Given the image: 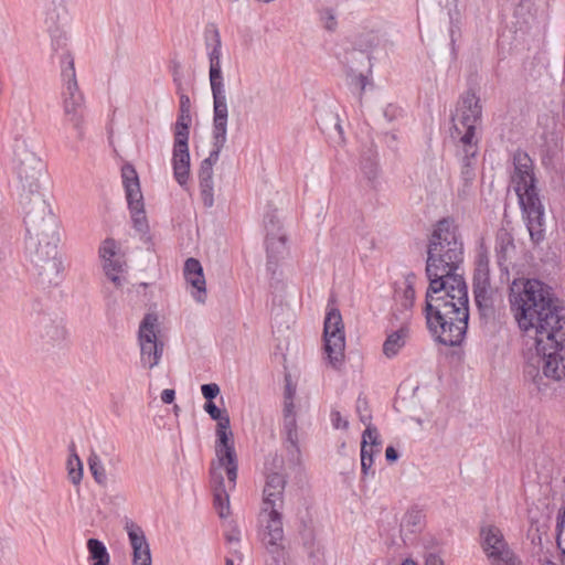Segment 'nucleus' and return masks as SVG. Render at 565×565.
Segmentation results:
<instances>
[{
  "label": "nucleus",
  "instance_id": "36",
  "mask_svg": "<svg viewBox=\"0 0 565 565\" xmlns=\"http://www.w3.org/2000/svg\"><path fill=\"white\" fill-rule=\"evenodd\" d=\"M415 280H416V276L415 274L413 273H408L406 276H405V280H404V290L402 292V295L399 296L398 291H396L397 296L399 297V301H401V305L404 309L406 310H409L413 305H414V300H415V289H414V284H415Z\"/></svg>",
  "mask_w": 565,
  "mask_h": 565
},
{
  "label": "nucleus",
  "instance_id": "31",
  "mask_svg": "<svg viewBox=\"0 0 565 565\" xmlns=\"http://www.w3.org/2000/svg\"><path fill=\"white\" fill-rule=\"evenodd\" d=\"M87 550L92 565H109V554L102 541L89 539L87 541Z\"/></svg>",
  "mask_w": 565,
  "mask_h": 565
},
{
  "label": "nucleus",
  "instance_id": "25",
  "mask_svg": "<svg viewBox=\"0 0 565 565\" xmlns=\"http://www.w3.org/2000/svg\"><path fill=\"white\" fill-rule=\"evenodd\" d=\"M411 338V323L408 320L403 321L396 330H391L386 334L383 343V354L387 359L395 358L399 351L406 345Z\"/></svg>",
  "mask_w": 565,
  "mask_h": 565
},
{
  "label": "nucleus",
  "instance_id": "63",
  "mask_svg": "<svg viewBox=\"0 0 565 565\" xmlns=\"http://www.w3.org/2000/svg\"><path fill=\"white\" fill-rule=\"evenodd\" d=\"M119 462H120V458H119V457L111 458V459L109 460V465H110L111 467H116V465H117V463H119Z\"/></svg>",
  "mask_w": 565,
  "mask_h": 565
},
{
  "label": "nucleus",
  "instance_id": "15",
  "mask_svg": "<svg viewBox=\"0 0 565 565\" xmlns=\"http://www.w3.org/2000/svg\"><path fill=\"white\" fill-rule=\"evenodd\" d=\"M157 322L158 319L154 315H146L138 332L140 361L142 366L148 369L157 366L163 353V343L158 340L156 333Z\"/></svg>",
  "mask_w": 565,
  "mask_h": 565
},
{
  "label": "nucleus",
  "instance_id": "39",
  "mask_svg": "<svg viewBox=\"0 0 565 565\" xmlns=\"http://www.w3.org/2000/svg\"><path fill=\"white\" fill-rule=\"evenodd\" d=\"M264 227L266 235L286 234L282 230L278 210H269L264 216Z\"/></svg>",
  "mask_w": 565,
  "mask_h": 565
},
{
  "label": "nucleus",
  "instance_id": "38",
  "mask_svg": "<svg viewBox=\"0 0 565 565\" xmlns=\"http://www.w3.org/2000/svg\"><path fill=\"white\" fill-rule=\"evenodd\" d=\"M125 263L119 256L104 262V270L106 276L116 285H121L120 273L124 271Z\"/></svg>",
  "mask_w": 565,
  "mask_h": 565
},
{
  "label": "nucleus",
  "instance_id": "28",
  "mask_svg": "<svg viewBox=\"0 0 565 565\" xmlns=\"http://www.w3.org/2000/svg\"><path fill=\"white\" fill-rule=\"evenodd\" d=\"M66 0H44L45 24L46 26H56L63 24L66 20Z\"/></svg>",
  "mask_w": 565,
  "mask_h": 565
},
{
  "label": "nucleus",
  "instance_id": "22",
  "mask_svg": "<svg viewBox=\"0 0 565 565\" xmlns=\"http://www.w3.org/2000/svg\"><path fill=\"white\" fill-rule=\"evenodd\" d=\"M186 282L192 287V296L199 303L206 300V282L201 263L195 258H188L183 269Z\"/></svg>",
  "mask_w": 565,
  "mask_h": 565
},
{
  "label": "nucleus",
  "instance_id": "42",
  "mask_svg": "<svg viewBox=\"0 0 565 565\" xmlns=\"http://www.w3.org/2000/svg\"><path fill=\"white\" fill-rule=\"evenodd\" d=\"M117 245L113 238H107L103 242L99 248V256L104 262L117 257Z\"/></svg>",
  "mask_w": 565,
  "mask_h": 565
},
{
  "label": "nucleus",
  "instance_id": "11",
  "mask_svg": "<svg viewBox=\"0 0 565 565\" xmlns=\"http://www.w3.org/2000/svg\"><path fill=\"white\" fill-rule=\"evenodd\" d=\"M191 115L179 113L174 125V142H173V174L180 185H184L190 175V152H189V135L191 125Z\"/></svg>",
  "mask_w": 565,
  "mask_h": 565
},
{
  "label": "nucleus",
  "instance_id": "50",
  "mask_svg": "<svg viewBox=\"0 0 565 565\" xmlns=\"http://www.w3.org/2000/svg\"><path fill=\"white\" fill-rule=\"evenodd\" d=\"M331 422H332V425L334 428L339 429V428H348V420L343 419L340 412L338 411H332L331 412Z\"/></svg>",
  "mask_w": 565,
  "mask_h": 565
},
{
  "label": "nucleus",
  "instance_id": "29",
  "mask_svg": "<svg viewBox=\"0 0 565 565\" xmlns=\"http://www.w3.org/2000/svg\"><path fill=\"white\" fill-rule=\"evenodd\" d=\"M268 510V521L265 527L263 542L266 543V541H284L281 514L279 513L278 509Z\"/></svg>",
  "mask_w": 565,
  "mask_h": 565
},
{
  "label": "nucleus",
  "instance_id": "54",
  "mask_svg": "<svg viewBox=\"0 0 565 565\" xmlns=\"http://www.w3.org/2000/svg\"><path fill=\"white\" fill-rule=\"evenodd\" d=\"M286 436H287V441L298 451V435H297V429L295 430H287L286 431Z\"/></svg>",
  "mask_w": 565,
  "mask_h": 565
},
{
  "label": "nucleus",
  "instance_id": "10",
  "mask_svg": "<svg viewBox=\"0 0 565 565\" xmlns=\"http://www.w3.org/2000/svg\"><path fill=\"white\" fill-rule=\"evenodd\" d=\"M324 351L329 363L339 369L344 361L345 335L340 310L328 306L323 323Z\"/></svg>",
  "mask_w": 565,
  "mask_h": 565
},
{
  "label": "nucleus",
  "instance_id": "18",
  "mask_svg": "<svg viewBox=\"0 0 565 565\" xmlns=\"http://www.w3.org/2000/svg\"><path fill=\"white\" fill-rule=\"evenodd\" d=\"M213 97V141L225 146L227 141L228 105L225 85L211 86Z\"/></svg>",
  "mask_w": 565,
  "mask_h": 565
},
{
  "label": "nucleus",
  "instance_id": "2",
  "mask_svg": "<svg viewBox=\"0 0 565 565\" xmlns=\"http://www.w3.org/2000/svg\"><path fill=\"white\" fill-rule=\"evenodd\" d=\"M429 285L425 299L428 330L445 345H459L468 328V287L459 270L427 276Z\"/></svg>",
  "mask_w": 565,
  "mask_h": 565
},
{
  "label": "nucleus",
  "instance_id": "62",
  "mask_svg": "<svg viewBox=\"0 0 565 565\" xmlns=\"http://www.w3.org/2000/svg\"><path fill=\"white\" fill-rule=\"evenodd\" d=\"M294 394H295V391L290 387V385L288 384L286 386V391H285V399H292L294 398Z\"/></svg>",
  "mask_w": 565,
  "mask_h": 565
},
{
  "label": "nucleus",
  "instance_id": "53",
  "mask_svg": "<svg viewBox=\"0 0 565 565\" xmlns=\"http://www.w3.org/2000/svg\"><path fill=\"white\" fill-rule=\"evenodd\" d=\"M174 397H175V392L174 390H171V388H166L162 391L161 393V401L164 403V404H171L173 401H174Z\"/></svg>",
  "mask_w": 565,
  "mask_h": 565
},
{
  "label": "nucleus",
  "instance_id": "37",
  "mask_svg": "<svg viewBox=\"0 0 565 565\" xmlns=\"http://www.w3.org/2000/svg\"><path fill=\"white\" fill-rule=\"evenodd\" d=\"M265 547L270 555L269 565H284L287 552L284 545V541H266Z\"/></svg>",
  "mask_w": 565,
  "mask_h": 565
},
{
  "label": "nucleus",
  "instance_id": "44",
  "mask_svg": "<svg viewBox=\"0 0 565 565\" xmlns=\"http://www.w3.org/2000/svg\"><path fill=\"white\" fill-rule=\"evenodd\" d=\"M362 170L369 181H374L377 177L379 168L377 163L373 160H365L362 162Z\"/></svg>",
  "mask_w": 565,
  "mask_h": 565
},
{
  "label": "nucleus",
  "instance_id": "20",
  "mask_svg": "<svg viewBox=\"0 0 565 565\" xmlns=\"http://www.w3.org/2000/svg\"><path fill=\"white\" fill-rule=\"evenodd\" d=\"M286 483L287 479L282 472L273 471L266 473V481L263 490L265 511L282 507Z\"/></svg>",
  "mask_w": 565,
  "mask_h": 565
},
{
  "label": "nucleus",
  "instance_id": "59",
  "mask_svg": "<svg viewBox=\"0 0 565 565\" xmlns=\"http://www.w3.org/2000/svg\"><path fill=\"white\" fill-rule=\"evenodd\" d=\"M295 405L292 399H285L284 402V417H288V415H295Z\"/></svg>",
  "mask_w": 565,
  "mask_h": 565
},
{
  "label": "nucleus",
  "instance_id": "8",
  "mask_svg": "<svg viewBox=\"0 0 565 565\" xmlns=\"http://www.w3.org/2000/svg\"><path fill=\"white\" fill-rule=\"evenodd\" d=\"M12 152V168L21 185V193L40 192V179L44 171L41 158L28 140L21 137L14 139Z\"/></svg>",
  "mask_w": 565,
  "mask_h": 565
},
{
  "label": "nucleus",
  "instance_id": "7",
  "mask_svg": "<svg viewBox=\"0 0 565 565\" xmlns=\"http://www.w3.org/2000/svg\"><path fill=\"white\" fill-rule=\"evenodd\" d=\"M482 107L472 90L466 92L459 102L457 113L451 117L454 122L452 138H458L463 151L468 154L477 153L476 125L481 119Z\"/></svg>",
  "mask_w": 565,
  "mask_h": 565
},
{
  "label": "nucleus",
  "instance_id": "9",
  "mask_svg": "<svg viewBox=\"0 0 565 565\" xmlns=\"http://www.w3.org/2000/svg\"><path fill=\"white\" fill-rule=\"evenodd\" d=\"M61 78L64 113L77 130L78 138L83 139V116L79 114V109L84 105V96L78 88L74 57L68 52H65L61 57Z\"/></svg>",
  "mask_w": 565,
  "mask_h": 565
},
{
  "label": "nucleus",
  "instance_id": "19",
  "mask_svg": "<svg viewBox=\"0 0 565 565\" xmlns=\"http://www.w3.org/2000/svg\"><path fill=\"white\" fill-rule=\"evenodd\" d=\"M205 43L209 49V79L210 86L225 85L221 65L222 56V41L220 32L216 28H213L211 32V39L205 33Z\"/></svg>",
  "mask_w": 565,
  "mask_h": 565
},
{
  "label": "nucleus",
  "instance_id": "64",
  "mask_svg": "<svg viewBox=\"0 0 565 565\" xmlns=\"http://www.w3.org/2000/svg\"><path fill=\"white\" fill-rule=\"evenodd\" d=\"M565 524V512L563 513V516L561 520H558L557 522V526L558 527H563V525Z\"/></svg>",
  "mask_w": 565,
  "mask_h": 565
},
{
  "label": "nucleus",
  "instance_id": "55",
  "mask_svg": "<svg viewBox=\"0 0 565 565\" xmlns=\"http://www.w3.org/2000/svg\"><path fill=\"white\" fill-rule=\"evenodd\" d=\"M385 458L388 462H395L398 459V452L393 446H388L385 450Z\"/></svg>",
  "mask_w": 565,
  "mask_h": 565
},
{
  "label": "nucleus",
  "instance_id": "49",
  "mask_svg": "<svg viewBox=\"0 0 565 565\" xmlns=\"http://www.w3.org/2000/svg\"><path fill=\"white\" fill-rule=\"evenodd\" d=\"M372 466H373V458L365 457V455L363 454V458L361 460V471H362L363 477L375 475V471L372 469Z\"/></svg>",
  "mask_w": 565,
  "mask_h": 565
},
{
  "label": "nucleus",
  "instance_id": "4",
  "mask_svg": "<svg viewBox=\"0 0 565 565\" xmlns=\"http://www.w3.org/2000/svg\"><path fill=\"white\" fill-rule=\"evenodd\" d=\"M463 262V243L451 218L437 222L427 246L426 276L459 270Z\"/></svg>",
  "mask_w": 565,
  "mask_h": 565
},
{
  "label": "nucleus",
  "instance_id": "27",
  "mask_svg": "<svg viewBox=\"0 0 565 565\" xmlns=\"http://www.w3.org/2000/svg\"><path fill=\"white\" fill-rule=\"evenodd\" d=\"M477 153L468 154L463 151L462 166L460 171V185L458 188V195L461 199H467L472 193V186L476 179L475 158Z\"/></svg>",
  "mask_w": 565,
  "mask_h": 565
},
{
  "label": "nucleus",
  "instance_id": "3",
  "mask_svg": "<svg viewBox=\"0 0 565 565\" xmlns=\"http://www.w3.org/2000/svg\"><path fill=\"white\" fill-rule=\"evenodd\" d=\"M513 167L511 182L526 220L531 241L540 244L545 238V216L536 188L533 161L525 151L516 150L513 154Z\"/></svg>",
  "mask_w": 565,
  "mask_h": 565
},
{
  "label": "nucleus",
  "instance_id": "6",
  "mask_svg": "<svg viewBox=\"0 0 565 565\" xmlns=\"http://www.w3.org/2000/svg\"><path fill=\"white\" fill-rule=\"evenodd\" d=\"M26 241L60 238L58 220L41 192L20 193Z\"/></svg>",
  "mask_w": 565,
  "mask_h": 565
},
{
  "label": "nucleus",
  "instance_id": "61",
  "mask_svg": "<svg viewBox=\"0 0 565 565\" xmlns=\"http://www.w3.org/2000/svg\"><path fill=\"white\" fill-rule=\"evenodd\" d=\"M426 565H444L443 561L435 555H429L426 558Z\"/></svg>",
  "mask_w": 565,
  "mask_h": 565
},
{
  "label": "nucleus",
  "instance_id": "48",
  "mask_svg": "<svg viewBox=\"0 0 565 565\" xmlns=\"http://www.w3.org/2000/svg\"><path fill=\"white\" fill-rule=\"evenodd\" d=\"M497 239L500 244L501 252L508 250L509 247H512V248L514 247L513 239H512L511 235L505 231L499 232Z\"/></svg>",
  "mask_w": 565,
  "mask_h": 565
},
{
  "label": "nucleus",
  "instance_id": "26",
  "mask_svg": "<svg viewBox=\"0 0 565 565\" xmlns=\"http://www.w3.org/2000/svg\"><path fill=\"white\" fill-rule=\"evenodd\" d=\"M267 253V268L275 273L278 263L288 254L286 234L266 235L265 237Z\"/></svg>",
  "mask_w": 565,
  "mask_h": 565
},
{
  "label": "nucleus",
  "instance_id": "33",
  "mask_svg": "<svg viewBox=\"0 0 565 565\" xmlns=\"http://www.w3.org/2000/svg\"><path fill=\"white\" fill-rule=\"evenodd\" d=\"M547 532L548 525L546 522L540 523L539 521H532L527 531V539H530L531 543L541 551L544 546V537L546 543H550Z\"/></svg>",
  "mask_w": 565,
  "mask_h": 565
},
{
  "label": "nucleus",
  "instance_id": "41",
  "mask_svg": "<svg viewBox=\"0 0 565 565\" xmlns=\"http://www.w3.org/2000/svg\"><path fill=\"white\" fill-rule=\"evenodd\" d=\"M63 26L64 23L56 24V26L54 25L52 28L47 26V31L50 32L52 39V47L54 51L62 50L66 46L67 38Z\"/></svg>",
  "mask_w": 565,
  "mask_h": 565
},
{
  "label": "nucleus",
  "instance_id": "16",
  "mask_svg": "<svg viewBox=\"0 0 565 565\" xmlns=\"http://www.w3.org/2000/svg\"><path fill=\"white\" fill-rule=\"evenodd\" d=\"M481 546L491 565H511L514 553L504 540L501 530L494 525L481 527Z\"/></svg>",
  "mask_w": 565,
  "mask_h": 565
},
{
  "label": "nucleus",
  "instance_id": "5",
  "mask_svg": "<svg viewBox=\"0 0 565 565\" xmlns=\"http://www.w3.org/2000/svg\"><path fill=\"white\" fill-rule=\"evenodd\" d=\"M58 243L60 238L26 241L31 273L42 289L58 286L63 280L65 268Z\"/></svg>",
  "mask_w": 565,
  "mask_h": 565
},
{
  "label": "nucleus",
  "instance_id": "21",
  "mask_svg": "<svg viewBox=\"0 0 565 565\" xmlns=\"http://www.w3.org/2000/svg\"><path fill=\"white\" fill-rule=\"evenodd\" d=\"M132 548V565H151V552L142 529L134 522L125 526Z\"/></svg>",
  "mask_w": 565,
  "mask_h": 565
},
{
  "label": "nucleus",
  "instance_id": "13",
  "mask_svg": "<svg viewBox=\"0 0 565 565\" xmlns=\"http://www.w3.org/2000/svg\"><path fill=\"white\" fill-rule=\"evenodd\" d=\"M121 177L134 227L139 233L146 234L149 231V225L137 172L131 164H125L121 169Z\"/></svg>",
  "mask_w": 565,
  "mask_h": 565
},
{
  "label": "nucleus",
  "instance_id": "23",
  "mask_svg": "<svg viewBox=\"0 0 565 565\" xmlns=\"http://www.w3.org/2000/svg\"><path fill=\"white\" fill-rule=\"evenodd\" d=\"M36 334L43 344L55 345L65 340L66 330L61 320L44 315L36 322Z\"/></svg>",
  "mask_w": 565,
  "mask_h": 565
},
{
  "label": "nucleus",
  "instance_id": "57",
  "mask_svg": "<svg viewBox=\"0 0 565 565\" xmlns=\"http://www.w3.org/2000/svg\"><path fill=\"white\" fill-rule=\"evenodd\" d=\"M225 539L228 543L239 542V540H241L239 530L234 527L231 532L226 533Z\"/></svg>",
  "mask_w": 565,
  "mask_h": 565
},
{
  "label": "nucleus",
  "instance_id": "40",
  "mask_svg": "<svg viewBox=\"0 0 565 565\" xmlns=\"http://www.w3.org/2000/svg\"><path fill=\"white\" fill-rule=\"evenodd\" d=\"M371 414L361 416V422L366 426L362 435V440H369V447H380L382 443L377 429L371 424Z\"/></svg>",
  "mask_w": 565,
  "mask_h": 565
},
{
  "label": "nucleus",
  "instance_id": "1",
  "mask_svg": "<svg viewBox=\"0 0 565 565\" xmlns=\"http://www.w3.org/2000/svg\"><path fill=\"white\" fill-rule=\"evenodd\" d=\"M509 300L519 327L533 332L542 372L547 379L565 376V308L552 288L537 279L513 281Z\"/></svg>",
  "mask_w": 565,
  "mask_h": 565
},
{
  "label": "nucleus",
  "instance_id": "35",
  "mask_svg": "<svg viewBox=\"0 0 565 565\" xmlns=\"http://www.w3.org/2000/svg\"><path fill=\"white\" fill-rule=\"evenodd\" d=\"M71 455L67 460V473L71 482L78 486L83 479V463L75 452V446H71Z\"/></svg>",
  "mask_w": 565,
  "mask_h": 565
},
{
  "label": "nucleus",
  "instance_id": "12",
  "mask_svg": "<svg viewBox=\"0 0 565 565\" xmlns=\"http://www.w3.org/2000/svg\"><path fill=\"white\" fill-rule=\"evenodd\" d=\"M216 437L215 454L217 463H212V467L218 468L220 471L222 468L225 469L230 483L228 490H233L237 479V459L230 417L224 418L222 423H217Z\"/></svg>",
  "mask_w": 565,
  "mask_h": 565
},
{
  "label": "nucleus",
  "instance_id": "51",
  "mask_svg": "<svg viewBox=\"0 0 565 565\" xmlns=\"http://www.w3.org/2000/svg\"><path fill=\"white\" fill-rule=\"evenodd\" d=\"M191 102L188 95L180 96V113L190 114Z\"/></svg>",
  "mask_w": 565,
  "mask_h": 565
},
{
  "label": "nucleus",
  "instance_id": "43",
  "mask_svg": "<svg viewBox=\"0 0 565 565\" xmlns=\"http://www.w3.org/2000/svg\"><path fill=\"white\" fill-rule=\"evenodd\" d=\"M204 411L211 416L212 419L222 423L224 418L230 417L226 413H223L213 402H206Z\"/></svg>",
  "mask_w": 565,
  "mask_h": 565
},
{
  "label": "nucleus",
  "instance_id": "24",
  "mask_svg": "<svg viewBox=\"0 0 565 565\" xmlns=\"http://www.w3.org/2000/svg\"><path fill=\"white\" fill-rule=\"evenodd\" d=\"M210 481L213 489L214 508L221 519H225L231 513L230 494L224 483L222 471L218 468L211 467Z\"/></svg>",
  "mask_w": 565,
  "mask_h": 565
},
{
  "label": "nucleus",
  "instance_id": "45",
  "mask_svg": "<svg viewBox=\"0 0 565 565\" xmlns=\"http://www.w3.org/2000/svg\"><path fill=\"white\" fill-rule=\"evenodd\" d=\"M202 200L205 206L211 207L214 203L213 200V183L200 184Z\"/></svg>",
  "mask_w": 565,
  "mask_h": 565
},
{
  "label": "nucleus",
  "instance_id": "34",
  "mask_svg": "<svg viewBox=\"0 0 565 565\" xmlns=\"http://www.w3.org/2000/svg\"><path fill=\"white\" fill-rule=\"evenodd\" d=\"M89 471L94 478V481L100 486L106 487L108 483V478L106 473V469L104 467V463L102 462V459L99 456L92 451L88 459H87Z\"/></svg>",
  "mask_w": 565,
  "mask_h": 565
},
{
  "label": "nucleus",
  "instance_id": "30",
  "mask_svg": "<svg viewBox=\"0 0 565 565\" xmlns=\"http://www.w3.org/2000/svg\"><path fill=\"white\" fill-rule=\"evenodd\" d=\"M223 148L224 146H217L216 141H213V150L210 152L209 157L202 161L199 170L200 184L213 183V166L217 162Z\"/></svg>",
  "mask_w": 565,
  "mask_h": 565
},
{
  "label": "nucleus",
  "instance_id": "60",
  "mask_svg": "<svg viewBox=\"0 0 565 565\" xmlns=\"http://www.w3.org/2000/svg\"><path fill=\"white\" fill-rule=\"evenodd\" d=\"M398 109L392 105H388L384 110V116L391 121L395 118Z\"/></svg>",
  "mask_w": 565,
  "mask_h": 565
},
{
  "label": "nucleus",
  "instance_id": "32",
  "mask_svg": "<svg viewBox=\"0 0 565 565\" xmlns=\"http://www.w3.org/2000/svg\"><path fill=\"white\" fill-rule=\"evenodd\" d=\"M541 369L542 356L539 353L529 359L524 366V377L531 380L536 385L537 390H542V381L543 377H545L543 373L541 374Z\"/></svg>",
  "mask_w": 565,
  "mask_h": 565
},
{
  "label": "nucleus",
  "instance_id": "58",
  "mask_svg": "<svg viewBox=\"0 0 565 565\" xmlns=\"http://www.w3.org/2000/svg\"><path fill=\"white\" fill-rule=\"evenodd\" d=\"M356 411H358L360 417L362 415L370 414V412L367 409V403H366L365 399H363V398H359L358 399V402H356Z\"/></svg>",
  "mask_w": 565,
  "mask_h": 565
},
{
  "label": "nucleus",
  "instance_id": "52",
  "mask_svg": "<svg viewBox=\"0 0 565 565\" xmlns=\"http://www.w3.org/2000/svg\"><path fill=\"white\" fill-rule=\"evenodd\" d=\"M284 429L285 431L297 429V422L295 415H288V417H284Z\"/></svg>",
  "mask_w": 565,
  "mask_h": 565
},
{
  "label": "nucleus",
  "instance_id": "14",
  "mask_svg": "<svg viewBox=\"0 0 565 565\" xmlns=\"http://www.w3.org/2000/svg\"><path fill=\"white\" fill-rule=\"evenodd\" d=\"M473 296L480 317L494 319L497 289L490 284L488 260L480 259L473 275Z\"/></svg>",
  "mask_w": 565,
  "mask_h": 565
},
{
  "label": "nucleus",
  "instance_id": "47",
  "mask_svg": "<svg viewBox=\"0 0 565 565\" xmlns=\"http://www.w3.org/2000/svg\"><path fill=\"white\" fill-rule=\"evenodd\" d=\"M321 20L323 21V26L328 31H334L337 26V20L332 12V10L327 9L321 14Z\"/></svg>",
  "mask_w": 565,
  "mask_h": 565
},
{
  "label": "nucleus",
  "instance_id": "46",
  "mask_svg": "<svg viewBox=\"0 0 565 565\" xmlns=\"http://www.w3.org/2000/svg\"><path fill=\"white\" fill-rule=\"evenodd\" d=\"M201 392L206 402H212L220 393V387L215 383L203 384Z\"/></svg>",
  "mask_w": 565,
  "mask_h": 565
},
{
  "label": "nucleus",
  "instance_id": "17",
  "mask_svg": "<svg viewBox=\"0 0 565 565\" xmlns=\"http://www.w3.org/2000/svg\"><path fill=\"white\" fill-rule=\"evenodd\" d=\"M367 38L369 39L366 45L359 43L360 49H352L350 51H347L342 60V63L348 68L347 75L349 78V85L358 90L360 97L365 90L367 77L364 76L362 73L356 74L355 63L359 62L360 64L363 65L365 61H369L370 57L365 53V50L375 46L377 43V36L375 34L370 33L367 34Z\"/></svg>",
  "mask_w": 565,
  "mask_h": 565
},
{
  "label": "nucleus",
  "instance_id": "56",
  "mask_svg": "<svg viewBox=\"0 0 565 565\" xmlns=\"http://www.w3.org/2000/svg\"><path fill=\"white\" fill-rule=\"evenodd\" d=\"M363 452H365V457L373 458L374 450L372 447H369V440H362L361 441V459L363 458Z\"/></svg>",
  "mask_w": 565,
  "mask_h": 565
}]
</instances>
